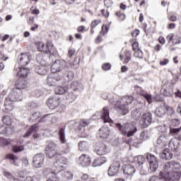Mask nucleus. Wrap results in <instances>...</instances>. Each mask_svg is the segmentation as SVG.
Instances as JSON below:
<instances>
[{"label":"nucleus","instance_id":"2f4dec72","mask_svg":"<svg viewBox=\"0 0 181 181\" xmlns=\"http://www.w3.org/2000/svg\"><path fill=\"white\" fill-rule=\"evenodd\" d=\"M16 88L18 90H25L28 88V81L25 79L19 78L16 83Z\"/></svg>","mask_w":181,"mask_h":181},{"label":"nucleus","instance_id":"72a5a7b5","mask_svg":"<svg viewBox=\"0 0 181 181\" xmlns=\"http://www.w3.org/2000/svg\"><path fill=\"white\" fill-rule=\"evenodd\" d=\"M139 95H141V97H144L145 98V100H146L147 103L148 104H152V95L148 93V92L144 90H141L139 92Z\"/></svg>","mask_w":181,"mask_h":181},{"label":"nucleus","instance_id":"bf43d9fd","mask_svg":"<svg viewBox=\"0 0 181 181\" xmlns=\"http://www.w3.org/2000/svg\"><path fill=\"white\" fill-rule=\"evenodd\" d=\"M116 16L119 18V21H124L125 19V14L121 12H116Z\"/></svg>","mask_w":181,"mask_h":181},{"label":"nucleus","instance_id":"6e6d98bb","mask_svg":"<svg viewBox=\"0 0 181 181\" xmlns=\"http://www.w3.org/2000/svg\"><path fill=\"white\" fill-rule=\"evenodd\" d=\"M108 30H110V27L108 25H103L102 30L100 32L101 35H105L108 33Z\"/></svg>","mask_w":181,"mask_h":181},{"label":"nucleus","instance_id":"393cba45","mask_svg":"<svg viewBox=\"0 0 181 181\" xmlns=\"http://www.w3.org/2000/svg\"><path fill=\"white\" fill-rule=\"evenodd\" d=\"M71 90H73L74 93H81L83 91V85L78 81H74L70 84Z\"/></svg>","mask_w":181,"mask_h":181},{"label":"nucleus","instance_id":"774afa93","mask_svg":"<svg viewBox=\"0 0 181 181\" xmlns=\"http://www.w3.org/2000/svg\"><path fill=\"white\" fill-rule=\"evenodd\" d=\"M84 29H86V27L81 25V26L78 27L77 30H78V32H79V33H83V32H84Z\"/></svg>","mask_w":181,"mask_h":181},{"label":"nucleus","instance_id":"8fccbe9b","mask_svg":"<svg viewBox=\"0 0 181 181\" xmlns=\"http://www.w3.org/2000/svg\"><path fill=\"white\" fill-rule=\"evenodd\" d=\"M3 122L7 127H8V125H11V124H12V120L11 119V117H9V116H4L3 117Z\"/></svg>","mask_w":181,"mask_h":181},{"label":"nucleus","instance_id":"49530a36","mask_svg":"<svg viewBox=\"0 0 181 181\" xmlns=\"http://www.w3.org/2000/svg\"><path fill=\"white\" fill-rule=\"evenodd\" d=\"M59 139H60L62 144H65L66 143V139L64 137V129H60L59 132Z\"/></svg>","mask_w":181,"mask_h":181},{"label":"nucleus","instance_id":"423d86ee","mask_svg":"<svg viewBox=\"0 0 181 181\" xmlns=\"http://www.w3.org/2000/svg\"><path fill=\"white\" fill-rule=\"evenodd\" d=\"M146 159L149 163V168L153 173H155L159 168V163L158 162V158L153 154L148 153L146 155Z\"/></svg>","mask_w":181,"mask_h":181},{"label":"nucleus","instance_id":"c756f323","mask_svg":"<svg viewBox=\"0 0 181 181\" xmlns=\"http://www.w3.org/2000/svg\"><path fill=\"white\" fill-rule=\"evenodd\" d=\"M134 160L136 161V163H134L138 168V170H141L142 169V165H144V163L145 162V157L142 156H138L134 158Z\"/></svg>","mask_w":181,"mask_h":181},{"label":"nucleus","instance_id":"680f3d73","mask_svg":"<svg viewBox=\"0 0 181 181\" xmlns=\"http://www.w3.org/2000/svg\"><path fill=\"white\" fill-rule=\"evenodd\" d=\"M140 136H141V139H143V140L147 139L148 132L144 130L143 132H141Z\"/></svg>","mask_w":181,"mask_h":181},{"label":"nucleus","instance_id":"7ed1b4c3","mask_svg":"<svg viewBox=\"0 0 181 181\" xmlns=\"http://www.w3.org/2000/svg\"><path fill=\"white\" fill-rule=\"evenodd\" d=\"M46 156L50 159H57L58 158V160L54 163V166L57 169L66 168V163L67 161L64 157H60L59 154L57 153V151L56 150V145L54 144H50L47 146L46 148Z\"/></svg>","mask_w":181,"mask_h":181},{"label":"nucleus","instance_id":"338daca9","mask_svg":"<svg viewBox=\"0 0 181 181\" xmlns=\"http://www.w3.org/2000/svg\"><path fill=\"white\" fill-rule=\"evenodd\" d=\"M169 63V59H164L163 61L160 62V66H166Z\"/></svg>","mask_w":181,"mask_h":181},{"label":"nucleus","instance_id":"f704fd0d","mask_svg":"<svg viewBox=\"0 0 181 181\" xmlns=\"http://www.w3.org/2000/svg\"><path fill=\"white\" fill-rule=\"evenodd\" d=\"M37 131H39V127L37 124H34L25 132L23 137L29 138V136L32 134V132H37Z\"/></svg>","mask_w":181,"mask_h":181},{"label":"nucleus","instance_id":"6e6552de","mask_svg":"<svg viewBox=\"0 0 181 181\" xmlns=\"http://www.w3.org/2000/svg\"><path fill=\"white\" fill-rule=\"evenodd\" d=\"M61 80L62 77H60V76L52 72V74H49L47 78V84L50 87H54V86L60 84Z\"/></svg>","mask_w":181,"mask_h":181},{"label":"nucleus","instance_id":"b1692460","mask_svg":"<svg viewBox=\"0 0 181 181\" xmlns=\"http://www.w3.org/2000/svg\"><path fill=\"white\" fill-rule=\"evenodd\" d=\"M168 149L172 152H177L179 149V140L177 138H173L169 141Z\"/></svg>","mask_w":181,"mask_h":181},{"label":"nucleus","instance_id":"a18cd8bd","mask_svg":"<svg viewBox=\"0 0 181 181\" xmlns=\"http://www.w3.org/2000/svg\"><path fill=\"white\" fill-rule=\"evenodd\" d=\"M8 134V126L6 124H0V135Z\"/></svg>","mask_w":181,"mask_h":181},{"label":"nucleus","instance_id":"58836bf2","mask_svg":"<svg viewBox=\"0 0 181 181\" xmlns=\"http://www.w3.org/2000/svg\"><path fill=\"white\" fill-rule=\"evenodd\" d=\"M35 73L40 76H45L47 73V69L44 66H38L35 68Z\"/></svg>","mask_w":181,"mask_h":181},{"label":"nucleus","instance_id":"39448f33","mask_svg":"<svg viewBox=\"0 0 181 181\" xmlns=\"http://www.w3.org/2000/svg\"><path fill=\"white\" fill-rule=\"evenodd\" d=\"M139 124L141 128H148L152 124V113L149 112L143 113Z\"/></svg>","mask_w":181,"mask_h":181},{"label":"nucleus","instance_id":"20e7f679","mask_svg":"<svg viewBox=\"0 0 181 181\" xmlns=\"http://www.w3.org/2000/svg\"><path fill=\"white\" fill-rule=\"evenodd\" d=\"M115 126L117 131H119V134L124 135V136H127V138L134 136V135H135L138 131V128H136V126L129 123H115Z\"/></svg>","mask_w":181,"mask_h":181},{"label":"nucleus","instance_id":"dca6fc26","mask_svg":"<svg viewBox=\"0 0 181 181\" xmlns=\"http://www.w3.org/2000/svg\"><path fill=\"white\" fill-rule=\"evenodd\" d=\"M4 176L9 181H23V179H25V177L22 175V173H18V175L14 176L11 173L4 171Z\"/></svg>","mask_w":181,"mask_h":181},{"label":"nucleus","instance_id":"69168bd1","mask_svg":"<svg viewBox=\"0 0 181 181\" xmlns=\"http://www.w3.org/2000/svg\"><path fill=\"white\" fill-rule=\"evenodd\" d=\"M139 43L136 42H134L133 44H132V49L134 51H136L138 49H139Z\"/></svg>","mask_w":181,"mask_h":181},{"label":"nucleus","instance_id":"09e8293b","mask_svg":"<svg viewBox=\"0 0 181 181\" xmlns=\"http://www.w3.org/2000/svg\"><path fill=\"white\" fill-rule=\"evenodd\" d=\"M91 178L88 174L82 173L80 175V178L78 181H89Z\"/></svg>","mask_w":181,"mask_h":181},{"label":"nucleus","instance_id":"c85d7f7f","mask_svg":"<svg viewBox=\"0 0 181 181\" xmlns=\"http://www.w3.org/2000/svg\"><path fill=\"white\" fill-rule=\"evenodd\" d=\"M108 160L107 158L105 157H99L98 158H95L93 163L92 166L93 168H97L98 166H101L102 165H104V163H106V162Z\"/></svg>","mask_w":181,"mask_h":181},{"label":"nucleus","instance_id":"79ce46f5","mask_svg":"<svg viewBox=\"0 0 181 181\" xmlns=\"http://www.w3.org/2000/svg\"><path fill=\"white\" fill-rule=\"evenodd\" d=\"M71 66L72 69H78L80 67V58H75L74 62L71 63Z\"/></svg>","mask_w":181,"mask_h":181},{"label":"nucleus","instance_id":"864d4df0","mask_svg":"<svg viewBox=\"0 0 181 181\" xmlns=\"http://www.w3.org/2000/svg\"><path fill=\"white\" fill-rule=\"evenodd\" d=\"M9 144H11V140L0 137V146L9 145Z\"/></svg>","mask_w":181,"mask_h":181},{"label":"nucleus","instance_id":"473e14b6","mask_svg":"<svg viewBox=\"0 0 181 181\" xmlns=\"http://www.w3.org/2000/svg\"><path fill=\"white\" fill-rule=\"evenodd\" d=\"M13 101L11 100V99L6 98L4 101V107L6 110V112H10L13 110Z\"/></svg>","mask_w":181,"mask_h":181},{"label":"nucleus","instance_id":"a211bd4d","mask_svg":"<svg viewBox=\"0 0 181 181\" xmlns=\"http://www.w3.org/2000/svg\"><path fill=\"white\" fill-rule=\"evenodd\" d=\"M136 169L138 170V167L135 164H127L124 169V175L125 176H130L131 179L135 172H136Z\"/></svg>","mask_w":181,"mask_h":181},{"label":"nucleus","instance_id":"f257e3e1","mask_svg":"<svg viewBox=\"0 0 181 181\" xmlns=\"http://www.w3.org/2000/svg\"><path fill=\"white\" fill-rule=\"evenodd\" d=\"M180 164L175 160L163 164L158 175L150 177L149 181H179L180 180Z\"/></svg>","mask_w":181,"mask_h":181},{"label":"nucleus","instance_id":"5fc2aeb1","mask_svg":"<svg viewBox=\"0 0 181 181\" xmlns=\"http://www.w3.org/2000/svg\"><path fill=\"white\" fill-rule=\"evenodd\" d=\"M168 21L170 22H177V16L174 15L173 13H169L168 16Z\"/></svg>","mask_w":181,"mask_h":181},{"label":"nucleus","instance_id":"c03bdc74","mask_svg":"<svg viewBox=\"0 0 181 181\" xmlns=\"http://www.w3.org/2000/svg\"><path fill=\"white\" fill-rule=\"evenodd\" d=\"M67 88H64L63 87L58 86L55 88V94L57 95H62L67 91Z\"/></svg>","mask_w":181,"mask_h":181},{"label":"nucleus","instance_id":"412c9836","mask_svg":"<svg viewBox=\"0 0 181 181\" xmlns=\"http://www.w3.org/2000/svg\"><path fill=\"white\" fill-rule=\"evenodd\" d=\"M100 117L105 124H107V122L111 124V122H112V119L110 118V110L107 107L103 108Z\"/></svg>","mask_w":181,"mask_h":181},{"label":"nucleus","instance_id":"cd10ccee","mask_svg":"<svg viewBox=\"0 0 181 181\" xmlns=\"http://www.w3.org/2000/svg\"><path fill=\"white\" fill-rule=\"evenodd\" d=\"M46 56H47V54L45 52H40L36 56L37 62L41 64L42 66H47L49 64L46 63Z\"/></svg>","mask_w":181,"mask_h":181},{"label":"nucleus","instance_id":"a878e982","mask_svg":"<svg viewBox=\"0 0 181 181\" xmlns=\"http://www.w3.org/2000/svg\"><path fill=\"white\" fill-rule=\"evenodd\" d=\"M155 115L159 118L165 117V115H166L165 105H161L158 107L155 110Z\"/></svg>","mask_w":181,"mask_h":181},{"label":"nucleus","instance_id":"052dcab7","mask_svg":"<svg viewBox=\"0 0 181 181\" xmlns=\"http://www.w3.org/2000/svg\"><path fill=\"white\" fill-rule=\"evenodd\" d=\"M99 23H101V20H95L91 23V28L92 29H94L97 25H99Z\"/></svg>","mask_w":181,"mask_h":181},{"label":"nucleus","instance_id":"603ef678","mask_svg":"<svg viewBox=\"0 0 181 181\" xmlns=\"http://www.w3.org/2000/svg\"><path fill=\"white\" fill-rule=\"evenodd\" d=\"M134 57H136L137 59H142L144 57V52L141 49H137L134 54Z\"/></svg>","mask_w":181,"mask_h":181},{"label":"nucleus","instance_id":"e2e57ef3","mask_svg":"<svg viewBox=\"0 0 181 181\" xmlns=\"http://www.w3.org/2000/svg\"><path fill=\"white\" fill-rule=\"evenodd\" d=\"M104 4L106 8H110V6L112 5V1L111 0H105Z\"/></svg>","mask_w":181,"mask_h":181},{"label":"nucleus","instance_id":"9b49d317","mask_svg":"<svg viewBox=\"0 0 181 181\" xmlns=\"http://www.w3.org/2000/svg\"><path fill=\"white\" fill-rule=\"evenodd\" d=\"M121 168V163L119 161H115L108 168L107 175L110 177L112 176H117L119 173V169Z\"/></svg>","mask_w":181,"mask_h":181},{"label":"nucleus","instance_id":"f3484780","mask_svg":"<svg viewBox=\"0 0 181 181\" xmlns=\"http://www.w3.org/2000/svg\"><path fill=\"white\" fill-rule=\"evenodd\" d=\"M45 163V155L42 153L36 154L33 158V166L36 168H42Z\"/></svg>","mask_w":181,"mask_h":181},{"label":"nucleus","instance_id":"bb28decb","mask_svg":"<svg viewBox=\"0 0 181 181\" xmlns=\"http://www.w3.org/2000/svg\"><path fill=\"white\" fill-rule=\"evenodd\" d=\"M7 159H9L11 164L13 165L14 166H19L21 164V160L18 157L12 153H8L6 155Z\"/></svg>","mask_w":181,"mask_h":181},{"label":"nucleus","instance_id":"5701e85b","mask_svg":"<svg viewBox=\"0 0 181 181\" xmlns=\"http://www.w3.org/2000/svg\"><path fill=\"white\" fill-rule=\"evenodd\" d=\"M159 156L160 159H164L165 160H170V159H173V153L170 149L165 148L159 154Z\"/></svg>","mask_w":181,"mask_h":181},{"label":"nucleus","instance_id":"0eeeda50","mask_svg":"<svg viewBox=\"0 0 181 181\" xmlns=\"http://www.w3.org/2000/svg\"><path fill=\"white\" fill-rule=\"evenodd\" d=\"M66 69V62L64 60L57 59L51 66V72L56 74L63 71Z\"/></svg>","mask_w":181,"mask_h":181},{"label":"nucleus","instance_id":"7c9ffc66","mask_svg":"<svg viewBox=\"0 0 181 181\" xmlns=\"http://www.w3.org/2000/svg\"><path fill=\"white\" fill-rule=\"evenodd\" d=\"M142 114H144V109L142 108H136L132 111V117L133 119H139L141 117H142Z\"/></svg>","mask_w":181,"mask_h":181},{"label":"nucleus","instance_id":"4be33fe9","mask_svg":"<svg viewBox=\"0 0 181 181\" xmlns=\"http://www.w3.org/2000/svg\"><path fill=\"white\" fill-rule=\"evenodd\" d=\"M98 135V137L102 138V139H107V138L110 136V128L107 126H103L99 129Z\"/></svg>","mask_w":181,"mask_h":181},{"label":"nucleus","instance_id":"37998d69","mask_svg":"<svg viewBox=\"0 0 181 181\" xmlns=\"http://www.w3.org/2000/svg\"><path fill=\"white\" fill-rule=\"evenodd\" d=\"M88 147V144L86 141H81L78 143V148L81 151H86Z\"/></svg>","mask_w":181,"mask_h":181},{"label":"nucleus","instance_id":"e433bc0d","mask_svg":"<svg viewBox=\"0 0 181 181\" xmlns=\"http://www.w3.org/2000/svg\"><path fill=\"white\" fill-rule=\"evenodd\" d=\"M167 40H168L169 42L173 41V45H180L181 43L180 38H174L173 37V33H170L167 36Z\"/></svg>","mask_w":181,"mask_h":181},{"label":"nucleus","instance_id":"13d9d810","mask_svg":"<svg viewBox=\"0 0 181 181\" xmlns=\"http://www.w3.org/2000/svg\"><path fill=\"white\" fill-rule=\"evenodd\" d=\"M174 95L175 98H180L181 100V90L179 88H176L175 91L174 92Z\"/></svg>","mask_w":181,"mask_h":181},{"label":"nucleus","instance_id":"4c0bfd02","mask_svg":"<svg viewBox=\"0 0 181 181\" xmlns=\"http://www.w3.org/2000/svg\"><path fill=\"white\" fill-rule=\"evenodd\" d=\"M161 93L165 97H172L173 95V88H163L161 90Z\"/></svg>","mask_w":181,"mask_h":181},{"label":"nucleus","instance_id":"0e129e2a","mask_svg":"<svg viewBox=\"0 0 181 181\" xmlns=\"http://www.w3.org/2000/svg\"><path fill=\"white\" fill-rule=\"evenodd\" d=\"M25 181H39V180L36 177L28 176L25 178Z\"/></svg>","mask_w":181,"mask_h":181},{"label":"nucleus","instance_id":"a19ab883","mask_svg":"<svg viewBox=\"0 0 181 181\" xmlns=\"http://www.w3.org/2000/svg\"><path fill=\"white\" fill-rule=\"evenodd\" d=\"M166 113L170 117H172V115H173V114H175V109H173V107H172L168 105H165V114Z\"/></svg>","mask_w":181,"mask_h":181},{"label":"nucleus","instance_id":"4d7b16f0","mask_svg":"<svg viewBox=\"0 0 181 181\" xmlns=\"http://www.w3.org/2000/svg\"><path fill=\"white\" fill-rule=\"evenodd\" d=\"M103 70L105 71H108V70H111V64L110 63H105L102 66Z\"/></svg>","mask_w":181,"mask_h":181},{"label":"nucleus","instance_id":"ea45409f","mask_svg":"<svg viewBox=\"0 0 181 181\" xmlns=\"http://www.w3.org/2000/svg\"><path fill=\"white\" fill-rule=\"evenodd\" d=\"M181 127L179 128H170V134L172 136H177L180 134Z\"/></svg>","mask_w":181,"mask_h":181},{"label":"nucleus","instance_id":"3c124183","mask_svg":"<svg viewBox=\"0 0 181 181\" xmlns=\"http://www.w3.org/2000/svg\"><path fill=\"white\" fill-rule=\"evenodd\" d=\"M132 52L129 50H126V57L124 59V63H129L131 62V55Z\"/></svg>","mask_w":181,"mask_h":181},{"label":"nucleus","instance_id":"9d476101","mask_svg":"<svg viewBox=\"0 0 181 181\" xmlns=\"http://www.w3.org/2000/svg\"><path fill=\"white\" fill-rule=\"evenodd\" d=\"M38 50L40 52H42V53H45L47 54V53H49V54H53V51H52V49H53V43L52 41L47 42V44H45L43 42H39L38 45Z\"/></svg>","mask_w":181,"mask_h":181},{"label":"nucleus","instance_id":"aec40b11","mask_svg":"<svg viewBox=\"0 0 181 181\" xmlns=\"http://www.w3.org/2000/svg\"><path fill=\"white\" fill-rule=\"evenodd\" d=\"M16 71H17V76H18L20 79L26 78L29 76V69L25 67H18L15 68Z\"/></svg>","mask_w":181,"mask_h":181},{"label":"nucleus","instance_id":"f03ea898","mask_svg":"<svg viewBox=\"0 0 181 181\" xmlns=\"http://www.w3.org/2000/svg\"><path fill=\"white\" fill-rule=\"evenodd\" d=\"M134 101V97L132 95H126L123 96L121 99L118 100L115 99H110L109 103L110 104H113L115 105L116 110L121 114L122 115H127L128 112H129V104H132Z\"/></svg>","mask_w":181,"mask_h":181},{"label":"nucleus","instance_id":"4468645a","mask_svg":"<svg viewBox=\"0 0 181 181\" xmlns=\"http://www.w3.org/2000/svg\"><path fill=\"white\" fill-rule=\"evenodd\" d=\"M90 125V122L86 119H81L79 123L78 131L79 134H81V138H86V136H88L87 132H86V127H88Z\"/></svg>","mask_w":181,"mask_h":181},{"label":"nucleus","instance_id":"ddd939ff","mask_svg":"<svg viewBox=\"0 0 181 181\" xmlns=\"http://www.w3.org/2000/svg\"><path fill=\"white\" fill-rule=\"evenodd\" d=\"M95 152L99 156H103V155L110 153V148L103 143H98L96 144Z\"/></svg>","mask_w":181,"mask_h":181},{"label":"nucleus","instance_id":"de8ad7c7","mask_svg":"<svg viewBox=\"0 0 181 181\" xmlns=\"http://www.w3.org/2000/svg\"><path fill=\"white\" fill-rule=\"evenodd\" d=\"M25 150V146H13L12 151L13 152H14L15 153H18V152H22V151Z\"/></svg>","mask_w":181,"mask_h":181},{"label":"nucleus","instance_id":"1a4fd4ad","mask_svg":"<svg viewBox=\"0 0 181 181\" xmlns=\"http://www.w3.org/2000/svg\"><path fill=\"white\" fill-rule=\"evenodd\" d=\"M7 98L14 103H16V101H22V90L16 88L12 89Z\"/></svg>","mask_w":181,"mask_h":181},{"label":"nucleus","instance_id":"6ab92c4d","mask_svg":"<svg viewBox=\"0 0 181 181\" xmlns=\"http://www.w3.org/2000/svg\"><path fill=\"white\" fill-rule=\"evenodd\" d=\"M78 163L81 164L83 168H88L91 165V157L86 154H82L78 158Z\"/></svg>","mask_w":181,"mask_h":181},{"label":"nucleus","instance_id":"f8f14e48","mask_svg":"<svg viewBox=\"0 0 181 181\" xmlns=\"http://www.w3.org/2000/svg\"><path fill=\"white\" fill-rule=\"evenodd\" d=\"M61 99L57 95H52L48 98L47 101V105L50 108V110H54L59 107L60 104Z\"/></svg>","mask_w":181,"mask_h":181},{"label":"nucleus","instance_id":"c9c22d12","mask_svg":"<svg viewBox=\"0 0 181 181\" xmlns=\"http://www.w3.org/2000/svg\"><path fill=\"white\" fill-rule=\"evenodd\" d=\"M168 141V139L165 136H160L157 139V145L159 147L163 148L166 145V142Z\"/></svg>","mask_w":181,"mask_h":181},{"label":"nucleus","instance_id":"2eb2a0df","mask_svg":"<svg viewBox=\"0 0 181 181\" xmlns=\"http://www.w3.org/2000/svg\"><path fill=\"white\" fill-rule=\"evenodd\" d=\"M18 64L20 66H28L32 60V56L29 53H21L18 56Z\"/></svg>","mask_w":181,"mask_h":181}]
</instances>
